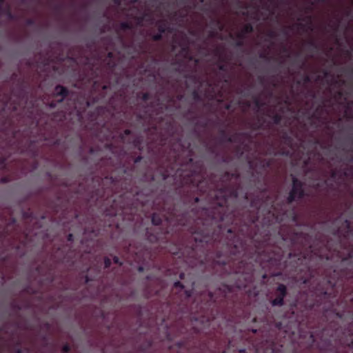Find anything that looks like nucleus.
I'll use <instances>...</instances> for the list:
<instances>
[{
    "mask_svg": "<svg viewBox=\"0 0 353 353\" xmlns=\"http://www.w3.org/2000/svg\"><path fill=\"white\" fill-rule=\"evenodd\" d=\"M240 174L237 172H225L221 177L225 183L223 186L217 191L210 192L214 199L208 207L201 208V214L210 219L212 227L221 243H228L226 239L236 237L238 234L247 232L252 225H257L260 219V199H254L250 203L253 210H247L243 212L238 210L234 206L230 205V200H236L239 196V185H232L230 181H238Z\"/></svg>",
    "mask_w": 353,
    "mask_h": 353,
    "instance_id": "1",
    "label": "nucleus"
},
{
    "mask_svg": "<svg viewBox=\"0 0 353 353\" xmlns=\"http://www.w3.org/2000/svg\"><path fill=\"white\" fill-rule=\"evenodd\" d=\"M249 244H223L222 250L229 251L230 254L225 256L221 251H216L213 258L212 263L214 266H219L228 274H241L245 280V283L239 285L238 288H246L247 284L252 279L254 265L265 260L270 265H279L282 263H288L285 259L284 254L281 252V248L277 244H256L254 245L255 253L248 256L245 252Z\"/></svg>",
    "mask_w": 353,
    "mask_h": 353,
    "instance_id": "2",
    "label": "nucleus"
},
{
    "mask_svg": "<svg viewBox=\"0 0 353 353\" xmlns=\"http://www.w3.org/2000/svg\"><path fill=\"white\" fill-rule=\"evenodd\" d=\"M200 199L196 196L192 201L187 203L188 210L177 214L172 209L168 215H161L154 212L152 215V223L154 225H160L165 219L168 223L187 231L190 235L193 243H221L216 235V232L210 226L209 220L205 215L201 214V208H198Z\"/></svg>",
    "mask_w": 353,
    "mask_h": 353,
    "instance_id": "3",
    "label": "nucleus"
},
{
    "mask_svg": "<svg viewBox=\"0 0 353 353\" xmlns=\"http://www.w3.org/2000/svg\"><path fill=\"white\" fill-rule=\"evenodd\" d=\"M319 245L290 244V252L288 253L289 262H294L293 267L296 269L301 265L309 266L314 256L332 261L334 254H336L338 260L341 261V266L347 265L342 276L345 278L353 276V244H322L328 251L324 255L314 252Z\"/></svg>",
    "mask_w": 353,
    "mask_h": 353,
    "instance_id": "4",
    "label": "nucleus"
},
{
    "mask_svg": "<svg viewBox=\"0 0 353 353\" xmlns=\"http://www.w3.org/2000/svg\"><path fill=\"white\" fill-rule=\"evenodd\" d=\"M191 169L184 170L183 168H178L172 175L176 183L181 186H191L200 192L205 193L209 190L208 182L205 177L203 166L200 162H194L190 157L188 165Z\"/></svg>",
    "mask_w": 353,
    "mask_h": 353,
    "instance_id": "5",
    "label": "nucleus"
},
{
    "mask_svg": "<svg viewBox=\"0 0 353 353\" xmlns=\"http://www.w3.org/2000/svg\"><path fill=\"white\" fill-rule=\"evenodd\" d=\"M105 68H103L101 65L90 67L92 77H90L93 83V90H97L101 89L100 95L104 97L103 92L110 88L108 76L112 74L117 66L114 59V55L112 52H109L107 57L103 60Z\"/></svg>",
    "mask_w": 353,
    "mask_h": 353,
    "instance_id": "6",
    "label": "nucleus"
},
{
    "mask_svg": "<svg viewBox=\"0 0 353 353\" xmlns=\"http://www.w3.org/2000/svg\"><path fill=\"white\" fill-rule=\"evenodd\" d=\"M22 218L24 223L27 225L23 233L26 238L32 235H37L40 232L46 230V227L43 223L47 219L54 222V216L49 214L48 212L42 214L34 213L30 208L27 211H22Z\"/></svg>",
    "mask_w": 353,
    "mask_h": 353,
    "instance_id": "7",
    "label": "nucleus"
},
{
    "mask_svg": "<svg viewBox=\"0 0 353 353\" xmlns=\"http://www.w3.org/2000/svg\"><path fill=\"white\" fill-rule=\"evenodd\" d=\"M267 215L268 217L264 218V223L266 225H271L273 223L281 224L288 221L295 224L299 223V216L295 208L287 210L283 203L271 204Z\"/></svg>",
    "mask_w": 353,
    "mask_h": 353,
    "instance_id": "8",
    "label": "nucleus"
},
{
    "mask_svg": "<svg viewBox=\"0 0 353 353\" xmlns=\"http://www.w3.org/2000/svg\"><path fill=\"white\" fill-rule=\"evenodd\" d=\"M334 234L343 235L345 237H353V206L345 205L344 212L334 221Z\"/></svg>",
    "mask_w": 353,
    "mask_h": 353,
    "instance_id": "9",
    "label": "nucleus"
},
{
    "mask_svg": "<svg viewBox=\"0 0 353 353\" xmlns=\"http://www.w3.org/2000/svg\"><path fill=\"white\" fill-rule=\"evenodd\" d=\"M9 216L0 213V236L4 239L14 238L18 233L19 225L14 217L12 216L10 209L8 210Z\"/></svg>",
    "mask_w": 353,
    "mask_h": 353,
    "instance_id": "10",
    "label": "nucleus"
},
{
    "mask_svg": "<svg viewBox=\"0 0 353 353\" xmlns=\"http://www.w3.org/2000/svg\"><path fill=\"white\" fill-rule=\"evenodd\" d=\"M213 342L214 343L213 347H208L211 353H234L235 352H238L239 353L245 352V349L235 347L233 340H228L226 341L225 340L218 339V337L215 336Z\"/></svg>",
    "mask_w": 353,
    "mask_h": 353,
    "instance_id": "11",
    "label": "nucleus"
},
{
    "mask_svg": "<svg viewBox=\"0 0 353 353\" xmlns=\"http://www.w3.org/2000/svg\"><path fill=\"white\" fill-rule=\"evenodd\" d=\"M12 95L16 97L13 101L12 109L17 110V108L23 103H26L28 98L26 82L23 79H19L17 88L12 91Z\"/></svg>",
    "mask_w": 353,
    "mask_h": 353,
    "instance_id": "12",
    "label": "nucleus"
},
{
    "mask_svg": "<svg viewBox=\"0 0 353 353\" xmlns=\"http://www.w3.org/2000/svg\"><path fill=\"white\" fill-rule=\"evenodd\" d=\"M292 188L287 198L288 204H291L296 200H301L305 196V183L295 176H292Z\"/></svg>",
    "mask_w": 353,
    "mask_h": 353,
    "instance_id": "13",
    "label": "nucleus"
},
{
    "mask_svg": "<svg viewBox=\"0 0 353 353\" xmlns=\"http://www.w3.org/2000/svg\"><path fill=\"white\" fill-rule=\"evenodd\" d=\"M125 195H121L119 196V200L114 199L113 204L112 205L114 212H112V215L117 216V214H123L130 211V217L129 219H133L132 213L134 211V206L133 203L123 202Z\"/></svg>",
    "mask_w": 353,
    "mask_h": 353,
    "instance_id": "14",
    "label": "nucleus"
},
{
    "mask_svg": "<svg viewBox=\"0 0 353 353\" xmlns=\"http://www.w3.org/2000/svg\"><path fill=\"white\" fill-rule=\"evenodd\" d=\"M75 216L72 220L74 223H79V225L77 227V231H74V233H70L68 236V240L70 242L74 241V236L79 234L86 235L88 232H91L94 236H97L96 231L92 228H90L87 224V222L81 221V215L75 212Z\"/></svg>",
    "mask_w": 353,
    "mask_h": 353,
    "instance_id": "15",
    "label": "nucleus"
},
{
    "mask_svg": "<svg viewBox=\"0 0 353 353\" xmlns=\"http://www.w3.org/2000/svg\"><path fill=\"white\" fill-rule=\"evenodd\" d=\"M274 299L270 301L272 306L281 307L284 305V299L288 295V289L285 285L279 283L274 292Z\"/></svg>",
    "mask_w": 353,
    "mask_h": 353,
    "instance_id": "16",
    "label": "nucleus"
},
{
    "mask_svg": "<svg viewBox=\"0 0 353 353\" xmlns=\"http://www.w3.org/2000/svg\"><path fill=\"white\" fill-rule=\"evenodd\" d=\"M345 308L353 314V294L344 296ZM350 339L347 342V345L353 349V322L349 327Z\"/></svg>",
    "mask_w": 353,
    "mask_h": 353,
    "instance_id": "17",
    "label": "nucleus"
},
{
    "mask_svg": "<svg viewBox=\"0 0 353 353\" xmlns=\"http://www.w3.org/2000/svg\"><path fill=\"white\" fill-rule=\"evenodd\" d=\"M69 90L65 87L61 85H57L54 88V96L55 97H61L59 99H57V101H51L48 103V105L50 108H55L57 106V103H62L64 99L69 95Z\"/></svg>",
    "mask_w": 353,
    "mask_h": 353,
    "instance_id": "18",
    "label": "nucleus"
},
{
    "mask_svg": "<svg viewBox=\"0 0 353 353\" xmlns=\"http://www.w3.org/2000/svg\"><path fill=\"white\" fill-rule=\"evenodd\" d=\"M260 349H263L264 353H278L280 350L275 341L270 339L265 340L261 346L257 349V352H259Z\"/></svg>",
    "mask_w": 353,
    "mask_h": 353,
    "instance_id": "19",
    "label": "nucleus"
},
{
    "mask_svg": "<svg viewBox=\"0 0 353 353\" xmlns=\"http://www.w3.org/2000/svg\"><path fill=\"white\" fill-rule=\"evenodd\" d=\"M174 288L176 289H180L183 295V299L181 300V303H179V306L186 305L189 302L190 297L192 296L191 290H183L184 285L180 281H176L174 283Z\"/></svg>",
    "mask_w": 353,
    "mask_h": 353,
    "instance_id": "20",
    "label": "nucleus"
},
{
    "mask_svg": "<svg viewBox=\"0 0 353 353\" xmlns=\"http://www.w3.org/2000/svg\"><path fill=\"white\" fill-rule=\"evenodd\" d=\"M57 202L61 205H57L52 202H48L46 204L48 210L50 211V212L54 213V215L58 214L59 212H61L63 214H65V205H62L63 201L59 196H57Z\"/></svg>",
    "mask_w": 353,
    "mask_h": 353,
    "instance_id": "21",
    "label": "nucleus"
},
{
    "mask_svg": "<svg viewBox=\"0 0 353 353\" xmlns=\"http://www.w3.org/2000/svg\"><path fill=\"white\" fill-rule=\"evenodd\" d=\"M273 163V159H263L259 158L257 160L256 163V166L262 170H265L266 169L270 168Z\"/></svg>",
    "mask_w": 353,
    "mask_h": 353,
    "instance_id": "22",
    "label": "nucleus"
},
{
    "mask_svg": "<svg viewBox=\"0 0 353 353\" xmlns=\"http://www.w3.org/2000/svg\"><path fill=\"white\" fill-rule=\"evenodd\" d=\"M265 121L263 117H259L257 122L252 123V122H247L246 126L248 128L251 129L254 131L259 130L261 129H263V125L265 123Z\"/></svg>",
    "mask_w": 353,
    "mask_h": 353,
    "instance_id": "23",
    "label": "nucleus"
},
{
    "mask_svg": "<svg viewBox=\"0 0 353 353\" xmlns=\"http://www.w3.org/2000/svg\"><path fill=\"white\" fill-rule=\"evenodd\" d=\"M220 133V141L221 142H228V143H233L236 142V136H235V134L232 136H230L228 134L226 131L223 129L219 131Z\"/></svg>",
    "mask_w": 353,
    "mask_h": 353,
    "instance_id": "24",
    "label": "nucleus"
},
{
    "mask_svg": "<svg viewBox=\"0 0 353 353\" xmlns=\"http://www.w3.org/2000/svg\"><path fill=\"white\" fill-rule=\"evenodd\" d=\"M306 19H307V21L308 22L307 25H305L303 23H299L296 24V26L299 28H301L302 30H304V29L307 28V30H310L312 31L314 30V28H313V25H312V17L311 16H307L305 18L299 17L298 19V21H304Z\"/></svg>",
    "mask_w": 353,
    "mask_h": 353,
    "instance_id": "25",
    "label": "nucleus"
},
{
    "mask_svg": "<svg viewBox=\"0 0 353 353\" xmlns=\"http://www.w3.org/2000/svg\"><path fill=\"white\" fill-rule=\"evenodd\" d=\"M281 139L283 141V142L290 147V148H292L293 146V139L291 137V135L285 130H283L281 133Z\"/></svg>",
    "mask_w": 353,
    "mask_h": 353,
    "instance_id": "26",
    "label": "nucleus"
},
{
    "mask_svg": "<svg viewBox=\"0 0 353 353\" xmlns=\"http://www.w3.org/2000/svg\"><path fill=\"white\" fill-rule=\"evenodd\" d=\"M158 32L162 33L163 34L166 32H170L171 30L168 25V23L165 20L161 19L159 20L157 23Z\"/></svg>",
    "mask_w": 353,
    "mask_h": 353,
    "instance_id": "27",
    "label": "nucleus"
},
{
    "mask_svg": "<svg viewBox=\"0 0 353 353\" xmlns=\"http://www.w3.org/2000/svg\"><path fill=\"white\" fill-rule=\"evenodd\" d=\"M216 54L217 55H219V63H217L219 70L222 72H227L228 71V65L225 63V62H226L225 59L222 56V54L220 53L219 50H216Z\"/></svg>",
    "mask_w": 353,
    "mask_h": 353,
    "instance_id": "28",
    "label": "nucleus"
},
{
    "mask_svg": "<svg viewBox=\"0 0 353 353\" xmlns=\"http://www.w3.org/2000/svg\"><path fill=\"white\" fill-rule=\"evenodd\" d=\"M199 317L201 318L200 321L202 323H204L203 327L211 325V321H212L213 317L207 316L205 313H202Z\"/></svg>",
    "mask_w": 353,
    "mask_h": 353,
    "instance_id": "29",
    "label": "nucleus"
},
{
    "mask_svg": "<svg viewBox=\"0 0 353 353\" xmlns=\"http://www.w3.org/2000/svg\"><path fill=\"white\" fill-rule=\"evenodd\" d=\"M133 28V24L130 21H123L119 24V30L122 31L131 30Z\"/></svg>",
    "mask_w": 353,
    "mask_h": 353,
    "instance_id": "30",
    "label": "nucleus"
},
{
    "mask_svg": "<svg viewBox=\"0 0 353 353\" xmlns=\"http://www.w3.org/2000/svg\"><path fill=\"white\" fill-rule=\"evenodd\" d=\"M207 295H208V301L205 303V307L207 308H209L216 301V299L214 297V293L212 292H208Z\"/></svg>",
    "mask_w": 353,
    "mask_h": 353,
    "instance_id": "31",
    "label": "nucleus"
},
{
    "mask_svg": "<svg viewBox=\"0 0 353 353\" xmlns=\"http://www.w3.org/2000/svg\"><path fill=\"white\" fill-rule=\"evenodd\" d=\"M269 117L272 119V122L275 125H279L283 119V117L281 114L275 113L272 115H269Z\"/></svg>",
    "mask_w": 353,
    "mask_h": 353,
    "instance_id": "32",
    "label": "nucleus"
},
{
    "mask_svg": "<svg viewBox=\"0 0 353 353\" xmlns=\"http://www.w3.org/2000/svg\"><path fill=\"white\" fill-rule=\"evenodd\" d=\"M323 111V106H318L315 110V112L310 117V119H316L318 121L321 119L320 112Z\"/></svg>",
    "mask_w": 353,
    "mask_h": 353,
    "instance_id": "33",
    "label": "nucleus"
},
{
    "mask_svg": "<svg viewBox=\"0 0 353 353\" xmlns=\"http://www.w3.org/2000/svg\"><path fill=\"white\" fill-rule=\"evenodd\" d=\"M241 31L247 35L248 34H251L254 32V27L252 23H248L243 27Z\"/></svg>",
    "mask_w": 353,
    "mask_h": 353,
    "instance_id": "34",
    "label": "nucleus"
},
{
    "mask_svg": "<svg viewBox=\"0 0 353 353\" xmlns=\"http://www.w3.org/2000/svg\"><path fill=\"white\" fill-rule=\"evenodd\" d=\"M181 52L184 57L192 60V57L190 54V48L188 46H183L181 48Z\"/></svg>",
    "mask_w": 353,
    "mask_h": 353,
    "instance_id": "35",
    "label": "nucleus"
},
{
    "mask_svg": "<svg viewBox=\"0 0 353 353\" xmlns=\"http://www.w3.org/2000/svg\"><path fill=\"white\" fill-rule=\"evenodd\" d=\"M192 99H194V101H195L196 102H201L202 101L201 95L200 92L196 90H194L192 91Z\"/></svg>",
    "mask_w": 353,
    "mask_h": 353,
    "instance_id": "36",
    "label": "nucleus"
},
{
    "mask_svg": "<svg viewBox=\"0 0 353 353\" xmlns=\"http://www.w3.org/2000/svg\"><path fill=\"white\" fill-rule=\"evenodd\" d=\"M235 136H236V142L239 141L240 137H246V138L251 137L250 133L248 132H236V133H235Z\"/></svg>",
    "mask_w": 353,
    "mask_h": 353,
    "instance_id": "37",
    "label": "nucleus"
},
{
    "mask_svg": "<svg viewBox=\"0 0 353 353\" xmlns=\"http://www.w3.org/2000/svg\"><path fill=\"white\" fill-rule=\"evenodd\" d=\"M211 22H212V24H214L216 26H217L220 31L223 30V25L222 24L221 20H219L218 19H212Z\"/></svg>",
    "mask_w": 353,
    "mask_h": 353,
    "instance_id": "38",
    "label": "nucleus"
},
{
    "mask_svg": "<svg viewBox=\"0 0 353 353\" xmlns=\"http://www.w3.org/2000/svg\"><path fill=\"white\" fill-rule=\"evenodd\" d=\"M254 103L257 109H260L264 105V103L257 97H254Z\"/></svg>",
    "mask_w": 353,
    "mask_h": 353,
    "instance_id": "39",
    "label": "nucleus"
},
{
    "mask_svg": "<svg viewBox=\"0 0 353 353\" xmlns=\"http://www.w3.org/2000/svg\"><path fill=\"white\" fill-rule=\"evenodd\" d=\"M54 59L52 56L47 55L44 57L43 63L45 65H48L50 63L54 62Z\"/></svg>",
    "mask_w": 353,
    "mask_h": 353,
    "instance_id": "40",
    "label": "nucleus"
},
{
    "mask_svg": "<svg viewBox=\"0 0 353 353\" xmlns=\"http://www.w3.org/2000/svg\"><path fill=\"white\" fill-rule=\"evenodd\" d=\"M323 186H330L327 180L325 179L323 182H319V183H316L314 185L315 188H316V189H321Z\"/></svg>",
    "mask_w": 353,
    "mask_h": 353,
    "instance_id": "41",
    "label": "nucleus"
},
{
    "mask_svg": "<svg viewBox=\"0 0 353 353\" xmlns=\"http://www.w3.org/2000/svg\"><path fill=\"white\" fill-rule=\"evenodd\" d=\"M307 45L309 46L310 48L316 50L319 48V46L315 41L311 39L307 42Z\"/></svg>",
    "mask_w": 353,
    "mask_h": 353,
    "instance_id": "42",
    "label": "nucleus"
},
{
    "mask_svg": "<svg viewBox=\"0 0 353 353\" xmlns=\"http://www.w3.org/2000/svg\"><path fill=\"white\" fill-rule=\"evenodd\" d=\"M174 171V168H172V172H170L169 170H166L162 172V177L164 180H166L168 178H169L171 175H172V172Z\"/></svg>",
    "mask_w": 353,
    "mask_h": 353,
    "instance_id": "43",
    "label": "nucleus"
},
{
    "mask_svg": "<svg viewBox=\"0 0 353 353\" xmlns=\"http://www.w3.org/2000/svg\"><path fill=\"white\" fill-rule=\"evenodd\" d=\"M139 97L142 101H148L149 99H150L151 96L148 92H143L140 94Z\"/></svg>",
    "mask_w": 353,
    "mask_h": 353,
    "instance_id": "44",
    "label": "nucleus"
},
{
    "mask_svg": "<svg viewBox=\"0 0 353 353\" xmlns=\"http://www.w3.org/2000/svg\"><path fill=\"white\" fill-rule=\"evenodd\" d=\"M152 39L154 41H159L163 39V34L158 32L157 34L152 35Z\"/></svg>",
    "mask_w": 353,
    "mask_h": 353,
    "instance_id": "45",
    "label": "nucleus"
},
{
    "mask_svg": "<svg viewBox=\"0 0 353 353\" xmlns=\"http://www.w3.org/2000/svg\"><path fill=\"white\" fill-rule=\"evenodd\" d=\"M302 80H303V83H304V84H308V83H310L311 82L312 79H311V77H310V75H308V74H305V75L303 77Z\"/></svg>",
    "mask_w": 353,
    "mask_h": 353,
    "instance_id": "46",
    "label": "nucleus"
},
{
    "mask_svg": "<svg viewBox=\"0 0 353 353\" xmlns=\"http://www.w3.org/2000/svg\"><path fill=\"white\" fill-rule=\"evenodd\" d=\"M132 134V131L129 129H126L123 131V133L121 135V139L124 141L125 137L129 136Z\"/></svg>",
    "mask_w": 353,
    "mask_h": 353,
    "instance_id": "47",
    "label": "nucleus"
},
{
    "mask_svg": "<svg viewBox=\"0 0 353 353\" xmlns=\"http://www.w3.org/2000/svg\"><path fill=\"white\" fill-rule=\"evenodd\" d=\"M70 350L71 348L69 344L65 343V345H63L61 351L63 353H69L70 352Z\"/></svg>",
    "mask_w": 353,
    "mask_h": 353,
    "instance_id": "48",
    "label": "nucleus"
},
{
    "mask_svg": "<svg viewBox=\"0 0 353 353\" xmlns=\"http://www.w3.org/2000/svg\"><path fill=\"white\" fill-rule=\"evenodd\" d=\"M236 37L237 39L245 41L246 39V35L242 31H240L236 34Z\"/></svg>",
    "mask_w": 353,
    "mask_h": 353,
    "instance_id": "49",
    "label": "nucleus"
},
{
    "mask_svg": "<svg viewBox=\"0 0 353 353\" xmlns=\"http://www.w3.org/2000/svg\"><path fill=\"white\" fill-rule=\"evenodd\" d=\"M112 261L111 259L108 257H105L104 259V267L105 268H108L111 265Z\"/></svg>",
    "mask_w": 353,
    "mask_h": 353,
    "instance_id": "50",
    "label": "nucleus"
},
{
    "mask_svg": "<svg viewBox=\"0 0 353 353\" xmlns=\"http://www.w3.org/2000/svg\"><path fill=\"white\" fill-rule=\"evenodd\" d=\"M134 19L137 20V24L141 26V23H143V21H145V16H139V17H134Z\"/></svg>",
    "mask_w": 353,
    "mask_h": 353,
    "instance_id": "51",
    "label": "nucleus"
},
{
    "mask_svg": "<svg viewBox=\"0 0 353 353\" xmlns=\"http://www.w3.org/2000/svg\"><path fill=\"white\" fill-rule=\"evenodd\" d=\"M347 164L350 165L353 169V154H351L346 157Z\"/></svg>",
    "mask_w": 353,
    "mask_h": 353,
    "instance_id": "52",
    "label": "nucleus"
},
{
    "mask_svg": "<svg viewBox=\"0 0 353 353\" xmlns=\"http://www.w3.org/2000/svg\"><path fill=\"white\" fill-rule=\"evenodd\" d=\"M142 15L145 16V21H152V15L150 12H144Z\"/></svg>",
    "mask_w": 353,
    "mask_h": 353,
    "instance_id": "53",
    "label": "nucleus"
},
{
    "mask_svg": "<svg viewBox=\"0 0 353 353\" xmlns=\"http://www.w3.org/2000/svg\"><path fill=\"white\" fill-rule=\"evenodd\" d=\"M268 37H270V39H275L277 36L276 33L275 31L274 30H270L268 32Z\"/></svg>",
    "mask_w": 353,
    "mask_h": 353,
    "instance_id": "54",
    "label": "nucleus"
},
{
    "mask_svg": "<svg viewBox=\"0 0 353 353\" xmlns=\"http://www.w3.org/2000/svg\"><path fill=\"white\" fill-rule=\"evenodd\" d=\"M11 307L13 309V310H21V306L19 304L15 303V302H12L11 303Z\"/></svg>",
    "mask_w": 353,
    "mask_h": 353,
    "instance_id": "55",
    "label": "nucleus"
},
{
    "mask_svg": "<svg viewBox=\"0 0 353 353\" xmlns=\"http://www.w3.org/2000/svg\"><path fill=\"white\" fill-rule=\"evenodd\" d=\"M235 46L239 48L243 47L244 46V41L241 39H236V41H235Z\"/></svg>",
    "mask_w": 353,
    "mask_h": 353,
    "instance_id": "56",
    "label": "nucleus"
},
{
    "mask_svg": "<svg viewBox=\"0 0 353 353\" xmlns=\"http://www.w3.org/2000/svg\"><path fill=\"white\" fill-rule=\"evenodd\" d=\"M330 176L332 179H335L338 176V172L336 170H332L330 173Z\"/></svg>",
    "mask_w": 353,
    "mask_h": 353,
    "instance_id": "57",
    "label": "nucleus"
},
{
    "mask_svg": "<svg viewBox=\"0 0 353 353\" xmlns=\"http://www.w3.org/2000/svg\"><path fill=\"white\" fill-rule=\"evenodd\" d=\"M349 174H350V171L349 170H345V171L343 172L342 173H341V174L339 176V178L342 179L343 177L348 176Z\"/></svg>",
    "mask_w": 353,
    "mask_h": 353,
    "instance_id": "58",
    "label": "nucleus"
},
{
    "mask_svg": "<svg viewBox=\"0 0 353 353\" xmlns=\"http://www.w3.org/2000/svg\"><path fill=\"white\" fill-rule=\"evenodd\" d=\"M114 263L116 264H119V265H122V263L120 261L119 258L118 256H114L113 258Z\"/></svg>",
    "mask_w": 353,
    "mask_h": 353,
    "instance_id": "59",
    "label": "nucleus"
},
{
    "mask_svg": "<svg viewBox=\"0 0 353 353\" xmlns=\"http://www.w3.org/2000/svg\"><path fill=\"white\" fill-rule=\"evenodd\" d=\"M34 19H27L26 21V24L28 26H33L34 24Z\"/></svg>",
    "mask_w": 353,
    "mask_h": 353,
    "instance_id": "60",
    "label": "nucleus"
},
{
    "mask_svg": "<svg viewBox=\"0 0 353 353\" xmlns=\"http://www.w3.org/2000/svg\"><path fill=\"white\" fill-rule=\"evenodd\" d=\"M352 106H353V101L347 102V105H346L347 110H350L351 109Z\"/></svg>",
    "mask_w": 353,
    "mask_h": 353,
    "instance_id": "61",
    "label": "nucleus"
},
{
    "mask_svg": "<svg viewBox=\"0 0 353 353\" xmlns=\"http://www.w3.org/2000/svg\"><path fill=\"white\" fill-rule=\"evenodd\" d=\"M142 159H143V157L140 155L137 157L134 160V163H138L139 162H140L142 160Z\"/></svg>",
    "mask_w": 353,
    "mask_h": 353,
    "instance_id": "62",
    "label": "nucleus"
},
{
    "mask_svg": "<svg viewBox=\"0 0 353 353\" xmlns=\"http://www.w3.org/2000/svg\"><path fill=\"white\" fill-rule=\"evenodd\" d=\"M61 9V5L57 4L54 6V10L56 11H59Z\"/></svg>",
    "mask_w": 353,
    "mask_h": 353,
    "instance_id": "63",
    "label": "nucleus"
},
{
    "mask_svg": "<svg viewBox=\"0 0 353 353\" xmlns=\"http://www.w3.org/2000/svg\"><path fill=\"white\" fill-rule=\"evenodd\" d=\"M343 96V92L341 90L336 92V97L339 98H341Z\"/></svg>",
    "mask_w": 353,
    "mask_h": 353,
    "instance_id": "64",
    "label": "nucleus"
}]
</instances>
